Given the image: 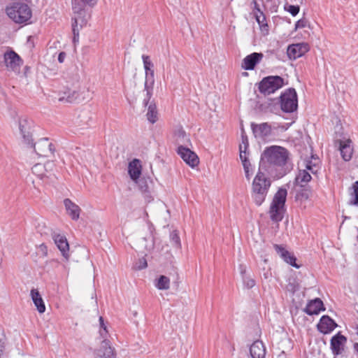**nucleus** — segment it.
<instances>
[{
	"mask_svg": "<svg viewBox=\"0 0 358 358\" xmlns=\"http://www.w3.org/2000/svg\"><path fill=\"white\" fill-rule=\"evenodd\" d=\"M19 129L22 134L23 142L28 146L34 148L36 153L40 157H50L54 156L55 145L48 138H43L36 143H33L32 136L27 126V120L19 122Z\"/></svg>",
	"mask_w": 358,
	"mask_h": 358,
	"instance_id": "nucleus-1",
	"label": "nucleus"
},
{
	"mask_svg": "<svg viewBox=\"0 0 358 358\" xmlns=\"http://www.w3.org/2000/svg\"><path fill=\"white\" fill-rule=\"evenodd\" d=\"M271 185L270 178L262 171V164H259V171L252 180L251 187V197L257 206H260L264 202Z\"/></svg>",
	"mask_w": 358,
	"mask_h": 358,
	"instance_id": "nucleus-2",
	"label": "nucleus"
},
{
	"mask_svg": "<svg viewBox=\"0 0 358 358\" xmlns=\"http://www.w3.org/2000/svg\"><path fill=\"white\" fill-rule=\"evenodd\" d=\"M289 152L284 148L273 145L266 148L262 155L260 164L267 162L276 166H283L287 163Z\"/></svg>",
	"mask_w": 358,
	"mask_h": 358,
	"instance_id": "nucleus-3",
	"label": "nucleus"
},
{
	"mask_svg": "<svg viewBox=\"0 0 358 358\" xmlns=\"http://www.w3.org/2000/svg\"><path fill=\"white\" fill-rule=\"evenodd\" d=\"M287 195V191L283 187L279 188L275 194L268 211L272 221L278 222L282 220Z\"/></svg>",
	"mask_w": 358,
	"mask_h": 358,
	"instance_id": "nucleus-4",
	"label": "nucleus"
},
{
	"mask_svg": "<svg viewBox=\"0 0 358 358\" xmlns=\"http://www.w3.org/2000/svg\"><path fill=\"white\" fill-rule=\"evenodd\" d=\"M6 13L10 19L18 24L27 22L31 17V10L28 5L20 2L7 6Z\"/></svg>",
	"mask_w": 358,
	"mask_h": 358,
	"instance_id": "nucleus-5",
	"label": "nucleus"
},
{
	"mask_svg": "<svg viewBox=\"0 0 358 358\" xmlns=\"http://www.w3.org/2000/svg\"><path fill=\"white\" fill-rule=\"evenodd\" d=\"M143 66L145 71V80L144 90L146 92V96L143 99L145 106H147L153 92V86L155 83L153 64L150 59V57L143 55L142 56Z\"/></svg>",
	"mask_w": 358,
	"mask_h": 358,
	"instance_id": "nucleus-6",
	"label": "nucleus"
},
{
	"mask_svg": "<svg viewBox=\"0 0 358 358\" xmlns=\"http://www.w3.org/2000/svg\"><path fill=\"white\" fill-rule=\"evenodd\" d=\"M55 164L53 162H47L45 164H36L31 170L32 173L36 175L40 180L45 182H52L56 176L54 172Z\"/></svg>",
	"mask_w": 358,
	"mask_h": 358,
	"instance_id": "nucleus-7",
	"label": "nucleus"
},
{
	"mask_svg": "<svg viewBox=\"0 0 358 358\" xmlns=\"http://www.w3.org/2000/svg\"><path fill=\"white\" fill-rule=\"evenodd\" d=\"M280 107L285 113H292L298 107L297 95L294 89L287 90L280 96Z\"/></svg>",
	"mask_w": 358,
	"mask_h": 358,
	"instance_id": "nucleus-8",
	"label": "nucleus"
},
{
	"mask_svg": "<svg viewBox=\"0 0 358 358\" xmlns=\"http://www.w3.org/2000/svg\"><path fill=\"white\" fill-rule=\"evenodd\" d=\"M284 85L283 79L278 76H268L264 78L259 85L260 92L270 94L282 87Z\"/></svg>",
	"mask_w": 358,
	"mask_h": 358,
	"instance_id": "nucleus-9",
	"label": "nucleus"
},
{
	"mask_svg": "<svg viewBox=\"0 0 358 358\" xmlns=\"http://www.w3.org/2000/svg\"><path fill=\"white\" fill-rule=\"evenodd\" d=\"M73 12L75 17H73L72 22L73 33V41H78L79 29L78 25L80 24V27H83L87 23V19L85 18V11L83 10V6L80 3L76 2L73 4Z\"/></svg>",
	"mask_w": 358,
	"mask_h": 358,
	"instance_id": "nucleus-10",
	"label": "nucleus"
},
{
	"mask_svg": "<svg viewBox=\"0 0 358 358\" xmlns=\"http://www.w3.org/2000/svg\"><path fill=\"white\" fill-rule=\"evenodd\" d=\"M3 62L8 71H13L15 74L20 73L23 62L15 52L12 50L6 52L3 55Z\"/></svg>",
	"mask_w": 358,
	"mask_h": 358,
	"instance_id": "nucleus-11",
	"label": "nucleus"
},
{
	"mask_svg": "<svg viewBox=\"0 0 358 358\" xmlns=\"http://www.w3.org/2000/svg\"><path fill=\"white\" fill-rule=\"evenodd\" d=\"M94 358H116L115 350L107 339L101 341L100 346L94 350Z\"/></svg>",
	"mask_w": 358,
	"mask_h": 358,
	"instance_id": "nucleus-12",
	"label": "nucleus"
},
{
	"mask_svg": "<svg viewBox=\"0 0 358 358\" xmlns=\"http://www.w3.org/2000/svg\"><path fill=\"white\" fill-rule=\"evenodd\" d=\"M178 154L191 167H195L199 164V159L195 152L190 149L180 145L178 148Z\"/></svg>",
	"mask_w": 358,
	"mask_h": 358,
	"instance_id": "nucleus-13",
	"label": "nucleus"
},
{
	"mask_svg": "<svg viewBox=\"0 0 358 358\" xmlns=\"http://www.w3.org/2000/svg\"><path fill=\"white\" fill-rule=\"evenodd\" d=\"M309 50V46L307 43H296L288 46L287 53L289 59H296L301 57Z\"/></svg>",
	"mask_w": 358,
	"mask_h": 358,
	"instance_id": "nucleus-14",
	"label": "nucleus"
},
{
	"mask_svg": "<svg viewBox=\"0 0 358 358\" xmlns=\"http://www.w3.org/2000/svg\"><path fill=\"white\" fill-rule=\"evenodd\" d=\"M263 54L261 52H253L246 56L242 62V68L245 70H253L257 63L263 58Z\"/></svg>",
	"mask_w": 358,
	"mask_h": 358,
	"instance_id": "nucleus-15",
	"label": "nucleus"
},
{
	"mask_svg": "<svg viewBox=\"0 0 358 358\" xmlns=\"http://www.w3.org/2000/svg\"><path fill=\"white\" fill-rule=\"evenodd\" d=\"M251 129L255 137L264 138L271 135V127L267 123L255 124L251 123Z\"/></svg>",
	"mask_w": 358,
	"mask_h": 358,
	"instance_id": "nucleus-16",
	"label": "nucleus"
},
{
	"mask_svg": "<svg viewBox=\"0 0 358 358\" xmlns=\"http://www.w3.org/2000/svg\"><path fill=\"white\" fill-rule=\"evenodd\" d=\"M347 341V338L341 333H338L331 339V349L335 355H340L343 350V346Z\"/></svg>",
	"mask_w": 358,
	"mask_h": 358,
	"instance_id": "nucleus-17",
	"label": "nucleus"
},
{
	"mask_svg": "<svg viewBox=\"0 0 358 358\" xmlns=\"http://www.w3.org/2000/svg\"><path fill=\"white\" fill-rule=\"evenodd\" d=\"M336 326V322L330 317L324 315L317 324V329L321 333L327 334L333 331Z\"/></svg>",
	"mask_w": 358,
	"mask_h": 358,
	"instance_id": "nucleus-18",
	"label": "nucleus"
},
{
	"mask_svg": "<svg viewBox=\"0 0 358 358\" xmlns=\"http://www.w3.org/2000/svg\"><path fill=\"white\" fill-rule=\"evenodd\" d=\"M52 238L58 249L61 251L62 255L66 259H68L69 245L66 238L63 235L54 234Z\"/></svg>",
	"mask_w": 358,
	"mask_h": 358,
	"instance_id": "nucleus-19",
	"label": "nucleus"
},
{
	"mask_svg": "<svg viewBox=\"0 0 358 358\" xmlns=\"http://www.w3.org/2000/svg\"><path fill=\"white\" fill-rule=\"evenodd\" d=\"M274 248L285 262L295 268H299V266L296 264V257L291 255V253L286 250L282 245L275 244Z\"/></svg>",
	"mask_w": 358,
	"mask_h": 358,
	"instance_id": "nucleus-20",
	"label": "nucleus"
},
{
	"mask_svg": "<svg viewBox=\"0 0 358 358\" xmlns=\"http://www.w3.org/2000/svg\"><path fill=\"white\" fill-rule=\"evenodd\" d=\"M324 304L322 301L317 298L308 303L305 308V312L309 315H317L321 310H324Z\"/></svg>",
	"mask_w": 358,
	"mask_h": 358,
	"instance_id": "nucleus-21",
	"label": "nucleus"
},
{
	"mask_svg": "<svg viewBox=\"0 0 358 358\" xmlns=\"http://www.w3.org/2000/svg\"><path fill=\"white\" fill-rule=\"evenodd\" d=\"M64 204L67 213L71 217V219L73 220H78L80 217V213L81 211L80 208L77 204L72 202L69 199H64Z\"/></svg>",
	"mask_w": 358,
	"mask_h": 358,
	"instance_id": "nucleus-22",
	"label": "nucleus"
},
{
	"mask_svg": "<svg viewBox=\"0 0 358 358\" xmlns=\"http://www.w3.org/2000/svg\"><path fill=\"white\" fill-rule=\"evenodd\" d=\"M339 141L340 144V151L341 155L342 156V158L348 162L350 161L352 158V153H353V149L351 145L352 141L350 139H348L345 141H343L341 140Z\"/></svg>",
	"mask_w": 358,
	"mask_h": 358,
	"instance_id": "nucleus-23",
	"label": "nucleus"
},
{
	"mask_svg": "<svg viewBox=\"0 0 358 358\" xmlns=\"http://www.w3.org/2000/svg\"><path fill=\"white\" fill-rule=\"evenodd\" d=\"M250 353L252 358H264L266 349L264 343L260 341H255L250 346Z\"/></svg>",
	"mask_w": 358,
	"mask_h": 358,
	"instance_id": "nucleus-24",
	"label": "nucleus"
},
{
	"mask_svg": "<svg viewBox=\"0 0 358 358\" xmlns=\"http://www.w3.org/2000/svg\"><path fill=\"white\" fill-rule=\"evenodd\" d=\"M239 150L240 158L242 161L245 178L248 180H250L253 174V169L252 168V165L247 158L246 152H243L242 150V145H240Z\"/></svg>",
	"mask_w": 358,
	"mask_h": 358,
	"instance_id": "nucleus-25",
	"label": "nucleus"
},
{
	"mask_svg": "<svg viewBox=\"0 0 358 358\" xmlns=\"http://www.w3.org/2000/svg\"><path fill=\"white\" fill-rule=\"evenodd\" d=\"M129 174L134 180H137L141 173V165L138 159H134L129 164Z\"/></svg>",
	"mask_w": 358,
	"mask_h": 358,
	"instance_id": "nucleus-26",
	"label": "nucleus"
},
{
	"mask_svg": "<svg viewBox=\"0 0 358 358\" xmlns=\"http://www.w3.org/2000/svg\"><path fill=\"white\" fill-rule=\"evenodd\" d=\"M31 296L38 311L40 313H44L45 310V306L39 292L36 289H32L31 290Z\"/></svg>",
	"mask_w": 358,
	"mask_h": 358,
	"instance_id": "nucleus-27",
	"label": "nucleus"
},
{
	"mask_svg": "<svg viewBox=\"0 0 358 358\" xmlns=\"http://www.w3.org/2000/svg\"><path fill=\"white\" fill-rule=\"evenodd\" d=\"M311 174L310 172L306 169L299 170L295 178L296 184L301 187L305 186L312 179Z\"/></svg>",
	"mask_w": 358,
	"mask_h": 358,
	"instance_id": "nucleus-28",
	"label": "nucleus"
},
{
	"mask_svg": "<svg viewBox=\"0 0 358 358\" xmlns=\"http://www.w3.org/2000/svg\"><path fill=\"white\" fill-rule=\"evenodd\" d=\"M148 120L152 123H155L158 120V112L155 103H150L148 107V111L146 113Z\"/></svg>",
	"mask_w": 358,
	"mask_h": 358,
	"instance_id": "nucleus-29",
	"label": "nucleus"
},
{
	"mask_svg": "<svg viewBox=\"0 0 358 358\" xmlns=\"http://www.w3.org/2000/svg\"><path fill=\"white\" fill-rule=\"evenodd\" d=\"M319 159H313V160H308L306 162V170L310 172L313 175L317 176L320 171Z\"/></svg>",
	"mask_w": 358,
	"mask_h": 358,
	"instance_id": "nucleus-30",
	"label": "nucleus"
},
{
	"mask_svg": "<svg viewBox=\"0 0 358 358\" xmlns=\"http://www.w3.org/2000/svg\"><path fill=\"white\" fill-rule=\"evenodd\" d=\"M155 286L159 289H169V287H170V280L168 277L165 276V275H161L156 284H155Z\"/></svg>",
	"mask_w": 358,
	"mask_h": 358,
	"instance_id": "nucleus-31",
	"label": "nucleus"
},
{
	"mask_svg": "<svg viewBox=\"0 0 358 358\" xmlns=\"http://www.w3.org/2000/svg\"><path fill=\"white\" fill-rule=\"evenodd\" d=\"M255 15L256 20L258 24L262 27V29L267 30L268 24L266 23H264V21L266 20L265 15H264L263 12L260 10V8L257 9V13H255Z\"/></svg>",
	"mask_w": 358,
	"mask_h": 358,
	"instance_id": "nucleus-32",
	"label": "nucleus"
},
{
	"mask_svg": "<svg viewBox=\"0 0 358 358\" xmlns=\"http://www.w3.org/2000/svg\"><path fill=\"white\" fill-rule=\"evenodd\" d=\"M6 340L7 338L5 334V331L3 328L0 327V357H1L3 354L6 348Z\"/></svg>",
	"mask_w": 358,
	"mask_h": 358,
	"instance_id": "nucleus-33",
	"label": "nucleus"
},
{
	"mask_svg": "<svg viewBox=\"0 0 358 358\" xmlns=\"http://www.w3.org/2000/svg\"><path fill=\"white\" fill-rule=\"evenodd\" d=\"M75 92L71 94L70 91L64 92L63 96H60L58 99L62 102L71 103L74 101Z\"/></svg>",
	"mask_w": 358,
	"mask_h": 358,
	"instance_id": "nucleus-34",
	"label": "nucleus"
},
{
	"mask_svg": "<svg viewBox=\"0 0 358 358\" xmlns=\"http://www.w3.org/2000/svg\"><path fill=\"white\" fill-rule=\"evenodd\" d=\"M350 204L358 206V181L353 185V192L352 193V199Z\"/></svg>",
	"mask_w": 358,
	"mask_h": 358,
	"instance_id": "nucleus-35",
	"label": "nucleus"
},
{
	"mask_svg": "<svg viewBox=\"0 0 358 358\" xmlns=\"http://www.w3.org/2000/svg\"><path fill=\"white\" fill-rule=\"evenodd\" d=\"M76 2L77 3H80L83 5V10L85 11V17L86 16V11L85 10V5H88L90 6H94L96 2H97V0H73V3H72V7L73 8V4L74 3Z\"/></svg>",
	"mask_w": 358,
	"mask_h": 358,
	"instance_id": "nucleus-36",
	"label": "nucleus"
},
{
	"mask_svg": "<svg viewBox=\"0 0 358 358\" xmlns=\"http://www.w3.org/2000/svg\"><path fill=\"white\" fill-rule=\"evenodd\" d=\"M242 279L245 287L248 289L252 288L256 284L255 280L249 275H243Z\"/></svg>",
	"mask_w": 358,
	"mask_h": 358,
	"instance_id": "nucleus-37",
	"label": "nucleus"
},
{
	"mask_svg": "<svg viewBox=\"0 0 358 358\" xmlns=\"http://www.w3.org/2000/svg\"><path fill=\"white\" fill-rule=\"evenodd\" d=\"M285 9L287 10L292 15H296L300 10L299 5H286Z\"/></svg>",
	"mask_w": 358,
	"mask_h": 358,
	"instance_id": "nucleus-38",
	"label": "nucleus"
},
{
	"mask_svg": "<svg viewBox=\"0 0 358 358\" xmlns=\"http://www.w3.org/2000/svg\"><path fill=\"white\" fill-rule=\"evenodd\" d=\"M170 237L172 243L175 246L179 247L180 245V239L176 231H172L170 235Z\"/></svg>",
	"mask_w": 358,
	"mask_h": 358,
	"instance_id": "nucleus-39",
	"label": "nucleus"
},
{
	"mask_svg": "<svg viewBox=\"0 0 358 358\" xmlns=\"http://www.w3.org/2000/svg\"><path fill=\"white\" fill-rule=\"evenodd\" d=\"M99 323H100V331H99L100 335L103 338H105L108 334V330H107V327H106V324H104L103 318L102 317H99Z\"/></svg>",
	"mask_w": 358,
	"mask_h": 358,
	"instance_id": "nucleus-40",
	"label": "nucleus"
},
{
	"mask_svg": "<svg viewBox=\"0 0 358 358\" xmlns=\"http://www.w3.org/2000/svg\"><path fill=\"white\" fill-rule=\"evenodd\" d=\"M148 266L147 261L145 258L139 259L138 262H136L135 268L138 270L145 268Z\"/></svg>",
	"mask_w": 358,
	"mask_h": 358,
	"instance_id": "nucleus-41",
	"label": "nucleus"
},
{
	"mask_svg": "<svg viewBox=\"0 0 358 358\" xmlns=\"http://www.w3.org/2000/svg\"><path fill=\"white\" fill-rule=\"evenodd\" d=\"M308 21L306 19H301L296 22L295 24V29L304 28L307 26Z\"/></svg>",
	"mask_w": 358,
	"mask_h": 358,
	"instance_id": "nucleus-42",
	"label": "nucleus"
},
{
	"mask_svg": "<svg viewBox=\"0 0 358 358\" xmlns=\"http://www.w3.org/2000/svg\"><path fill=\"white\" fill-rule=\"evenodd\" d=\"M335 129V134L336 135V137H341L343 134V127L341 124H336V125L334 127Z\"/></svg>",
	"mask_w": 358,
	"mask_h": 358,
	"instance_id": "nucleus-43",
	"label": "nucleus"
},
{
	"mask_svg": "<svg viewBox=\"0 0 358 358\" xmlns=\"http://www.w3.org/2000/svg\"><path fill=\"white\" fill-rule=\"evenodd\" d=\"M242 140H243V145H242V150L243 151L245 152L248 146V138L246 136H242Z\"/></svg>",
	"mask_w": 358,
	"mask_h": 358,
	"instance_id": "nucleus-44",
	"label": "nucleus"
},
{
	"mask_svg": "<svg viewBox=\"0 0 358 358\" xmlns=\"http://www.w3.org/2000/svg\"><path fill=\"white\" fill-rule=\"evenodd\" d=\"M66 53L64 52H61L59 54V56H58V61L60 62V63H63L65 58H66Z\"/></svg>",
	"mask_w": 358,
	"mask_h": 358,
	"instance_id": "nucleus-45",
	"label": "nucleus"
},
{
	"mask_svg": "<svg viewBox=\"0 0 358 358\" xmlns=\"http://www.w3.org/2000/svg\"><path fill=\"white\" fill-rule=\"evenodd\" d=\"M240 272H241V274L242 275V277L243 275H248L246 274V268H245V266H243V265H241L240 266Z\"/></svg>",
	"mask_w": 358,
	"mask_h": 358,
	"instance_id": "nucleus-46",
	"label": "nucleus"
},
{
	"mask_svg": "<svg viewBox=\"0 0 358 358\" xmlns=\"http://www.w3.org/2000/svg\"><path fill=\"white\" fill-rule=\"evenodd\" d=\"M353 349L356 355L358 356V343H354Z\"/></svg>",
	"mask_w": 358,
	"mask_h": 358,
	"instance_id": "nucleus-47",
	"label": "nucleus"
},
{
	"mask_svg": "<svg viewBox=\"0 0 358 358\" xmlns=\"http://www.w3.org/2000/svg\"><path fill=\"white\" fill-rule=\"evenodd\" d=\"M254 3V8L257 11V9L259 8L258 3H257L256 0H253Z\"/></svg>",
	"mask_w": 358,
	"mask_h": 358,
	"instance_id": "nucleus-48",
	"label": "nucleus"
},
{
	"mask_svg": "<svg viewBox=\"0 0 358 358\" xmlns=\"http://www.w3.org/2000/svg\"><path fill=\"white\" fill-rule=\"evenodd\" d=\"M302 196L305 197L306 199L308 198V196L307 194H302Z\"/></svg>",
	"mask_w": 358,
	"mask_h": 358,
	"instance_id": "nucleus-49",
	"label": "nucleus"
},
{
	"mask_svg": "<svg viewBox=\"0 0 358 358\" xmlns=\"http://www.w3.org/2000/svg\"><path fill=\"white\" fill-rule=\"evenodd\" d=\"M295 2L301 3L303 0H294Z\"/></svg>",
	"mask_w": 358,
	"mask_h": 358,
	"instance_id": "nucleus-50",
	"label": "nucleus"
},
{
	"mask_svg": "<svg viewBox=\"0 0 358 358\" xmlns=\"http://www.w3.org/2000/svg\"><path fill=\"white\" fill-rule=\"evenodd\" d=\"M181 133H182V136H186V134H185V131H182Z\"/></svg>",
	"mask_w": 358,
	"mask_h": 358,
	"instance_id": "nucleus-51",
	"label": "nucleus"
},
{
	"mask_svg": "<svg viewBox=\"0 0 358 358\" xmlns=\"http://www.w3.org/2000/svg\"><path fill=\"white\" fill-rule=\"evenodd\" d=\"M356 329H357V335H358V325H357V327Z\"/></svg>",
	"mask_w": 358,
	"mask_h": 358,
	"instance_id": "nucleus-52",
	"label": "nucleus"
},
{
	"mask_svg": "<svg viewBox=\"0 0 358 358\" xmlns=\"http://www.w3.org/2000/svg\"><path fill=\"white\" fill-rule=\"evenodd\" d=\"M264 278H268V276H267V275H266V273L264 274Z\"/></svg>",
	"mask_w": 358,
	"mask_h": 358,
	"instance_id": "nucleus-53",
	"label": "nucleus"
},
{
	"mask_svg": "<svg viewBox=\"0 0 358 358\" xmlns=\"http://www.w3.org/2000/svg\"><path fill=\"white\" fill-rule=\"evenodd\" d=\"M0 358H1V357H0Z\"/></svg>",
	"mask_w": 358,
	"mask_h": 358,
	"instance_id": "nucleus-54",
	"label": "nucleus"
}]
</instances>
